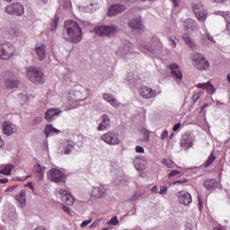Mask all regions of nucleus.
<instances>
[{
  "mask_svg": "<svg viewBox=\"0 0 230 230\" xmlns=\"http://www.w3.org/2000/svg\"><path fill=\"white\" fill-rule=\"evenodd\" d=\"M62 35L63 39L66 40V42L78 44V42L82 40V28H80V25L76 22L73 20H67L65 22Z\"/></svg>",
  "mask_w": 230,
  "mask_h": 230,
  "instance_id": "f257e3e1",
  "label": "nucleus"
},
{
  "mask_svg": "<svg viewBox=\"0 0 230 230\" xmlns=\"http://www.w3.org/2000/svg\"><path fill=\"white\" fill-rule=\"evenodd\" d=\"M26 78L32 84H36V85H41L46 81L42 70L35 66H29L26 69Z\"/></svg>",
  "mask_w": 230,
  "mask_h": 230,
  "instance_id": "f03ea898",
  "label": "nucleus"
},
{
  "mask_svg": "<svg viewBox=\"0 0 230 230\" xmlns=\"http://www.w3.org/2000/svg\"><path fill=\"white\" fill-rule=\"evenodd\" d=\"M15 53V47L13 44L6 40H0V59L8 60L12 55Z\"/></svg>",
  "mask_w": 230,
  "mask_h": 230,
  "instance_id": "7ed1b4c3",
  "label": "nucleus"
},
{
  "mask_svg": "<svg viewBox=\"0 0 230 230\" xmlns=\"http://www.w3.org/2000/svg\"><path fill=\"white\" fill-rule=\"evenodd\" d=\"M94 31L100 37H114L119 29L116 25H102L95 27Z\"/></svg>",
  "mask_w": 230,
  "mask_h": 230,
  "instance_id": "20e7f679",
  "label": "nucleus"
},
{
  "mask_svg": "<svg viewBox=\"0 0 230 230\" xmlns=\"http://www.w3.org/2000/svg\"><path fill=\"white\" fill-rule=\"evenodd\" d=\"M193 66L196 67V69H199V71H208L209 69V61L206 59V58L199 53L194 52L193 53Z\"/></svg>",
  "mask_w": 230,
  "mask_h": 230,
  "instance_id": "39448f33",
  "label": "nucleus"
},
{
  "mask_svg": "<svg viewBox=\"0 0 230 230\" xmlns=\"http://www.w3.org/2000/svg\"><path fill=\"white\" fill-rule=\"evenodd\" d=\"M48 179L52 182L62 183L66 182V174L57 168H52L48 172Z\"/></svg>",
  "mask_w": 230,
  "mask_h": 230,
  "instance_id": "423d86ee",
  "label": "nucleus"
},
{
  "mask_svg": "<svg viewBox=\"0 0 230 230\" xmlns=\"http://www.w3.org/2000/svg\"><path fill=\"white\" fill-rule=\"evenodd\" d=\"M102 141H104L107 145L111 146H116V145H119L121 141L119 140L118 133L114 131H108L101 136Z\"/></svg>",
  "mask_w": 230,
  "mask_h": 230,
  "instance_id": "0eeeda50",
  "label": "nucleus"
},
{
  "mask_svg": "<svg viewBox=\"0 0 230 230\" xmlns=\"http://www.w3.org/2000/svg\"><path fill=\"white\" fill-rule=\"evenodd\" d=\"M4 12L9 13V15H24V5L21 3L15 2L7 5L4 9Z\"/></svg>",
  "mask_w": 230,
  "mask_h": 230,
  "instance_id": "6e6552de",
  "label": "nucleus"
},
{
  "mask_svg": "<svg viewBox=\"0 0 230 230\" xmlns=\"http://www.w3.org/2000/svg\"><path fill=\"white\" fill-rule=\"evenodd\" d=\"M193 12L197 17L200 21V22H204L206 19H208V10L204 8L202 4H194L192 5Z\"/></svg>",
  "mask_w": 230,
  "mask_h": 230,
  "instance_id": "1a4fd4ad",
  "label": "nucleus"
},
{
  "mask_svg": "<svg viewBox=\"0 0 230 230\" xmlns=\"http://www.w3.org/2000/svg\"><path fill=\"white\" fill-rule=\"evenodd\" d=\"M127 10V5L123 4H114L108 8L107 15L108 17H116L119 13H123Z\"/></svg>",
  "mask_w": 230,
  "mask_h": 230,
  "instance_id": "9d476101",
  "label": "nucleus"
},
{
  "mask_svg": "<svg viewBox=\"0 0 230 230\" xmlns=\"http://www.w3.org/2000/svg\"><path fill=\"white\" fill-rule=\"evenodd\" d=\"M138 93L142 98H145L146 100H150V98H155L157 95V91L147 87V86H142L139 88Z\"/></svg>",
  "mask_w": 230,
  "mask_h": 230,
  "instance_id": "9b49d317",
  "label": "nucleus"
},
{
  "mask_svg": "<svg viewBox=\"0 0 230 230\" xmlns=\"http://www.w3.org/2000/svg\"><path fill=\"white\" fill-rule=\"evenodd\" d=\"M58 194L61 197L62 202L66 204V206H73V204H75V197H73L67 190L61 189L58 190Z\"/></svg>",
  "mask_w": 230,
  "mask_h": 230,
  "instance_id": "f8f14e48",
  "label": "nucleus"
},
{
  "mask_svg": "<svg viewBox=\"0 0 230 230\" xmlns=\"http://www.w3.org/2000/svg\"><path fill=\"white\" fill-rule=\"evenodd\" d=\"M178 200L182 206H190V203L192 202L191 194L184 190L180 191L178 192Z\"/></svg>",
  "mask_w": 230,
  "mask_h": 230,
  "instance_id": "ddd939ff",
  "label": "nucleus"
},
{
  "mask_svg": "<svg viewBox=\"0 0 230 230\" xmlns=\"http://www.w3.org/2000/svg\"><path fill=\"white\" fill-rule=\"evenodd\" d=\"M101 124L98 126L97 130L99 132H105L107 128H111V117L107 114H102L101 117Z\"/></svg>",
  "mask_w": 230,
  "mask_h": 230,
  "instance_id": "4468645a",
  "label": "nucleus"
},
{
  "mask_svg": "<svg viewBox=\"0 0 230 230\" xmlns=\"http://www.w3.org/2000/svg\"><path fill=\"white\" fill-rule=\"evenodd\" d=\"M132 51H134V49H132V43L126 42L124 45L119 48L116 53L118 57H126V55L132 53Z\"/></svg>",
  "mask_w": 230,
  "mask_h": 230,
  "instance_id": "2eb2a0df",
  "label": "nucleus"
},
{
  "mask_svg": "<svg viewBox=\"0 0 230 230\" xmlns=\"http://www.w3.org/2000/svg\"><path fill=\"white\" fill-rule=\"evenodd\" d=\"M15 132H17V127L12 122L4 121L3 123V134L4 136H13Z\"/></svg>",
  "mask_w": 230,
  "mask_h": 230,
  "instance_id": "dca6fc26",
  "label": "nucleus"
},
{
  "mask_svg": "<svg viewBox=\"0 0 230 230\" xmlns=\"http://www.w3.org/2000/svg\"><path fill=\"white\" fill-rule=\"evenodd\" d=\"M170 69L172 78H174L176 82H181L182 80V72H181V67L179 65L172 64L170 66Z\"/></svg>",
  "mask_w": 230,
  "mask_h": 230,
  "instance_id": "f3484780",
  "label": "nucleus"
},
{
  "mask_svg": "<svg viewBox=\"0 0 230 230\" xmlns=\"http://www.w3.org/2000/svg\"><path fill=\"white\" fill-rule=\"evenodd\" d=\"M59 114H62V111L58 108H50L46 111L45 112V119L51 123L53 119H55V116H59Z\"/></svg>",
  "mask_w": 230,
  "mask_h": 230,
  "instance_id": "a211bd4d",
  "label": "nucleus"
},
{
  "mask_svg": "<svg viewBox=\"0 0 230 230\" xmlns=\"http://www.w3.org/2000/svg\"><path fill=\"white\" fill-rule=\"evenodd\" d=\"M129 28L132 30H136V31H145V26L143 25V22H141V18H137L130 20L128 22Z\"/></svg>",
  "mask_w": 230,
  "mask_h": 230,
  "instance_id": "6ab92c4d",
  "label": "nucleus"
},
{
  "mask_svg": "<svg viewBox=\"0 0 230 230\" xmlns=\"http://www.w3.org/2000/svg\"><path fill=\"white\" fill-rule=\"evenodd\" d=\"M107 195V189L103 186L94 187L92 191L93 199H103Z\"/></svg>",
  "mask_w": 230,
  "mask_h": 230,
  "instance_id": "aec40b11",
  "label": "nucleus"
},
{
  "mask_svg": "<svg viewBox=\"0 0 230 230\" xmlns=\"http://www.w3.org/2000/svg\"><path fill=\"white\" fill-rule=\"evenodd\" d=\"M98 1L97 0H92L89 4L82 7L83 12H85L86 13H93V12H96V9L98 8Z\"/></svg>",
  "mask_w": 230,
  "mask_h": 230,
  "instance_id": "412c9836",
  "label": "nucleus"
},
{
  "mask_svg": "<svg viewBox=\"0 0 230 230\" xmlns=\"http://www.w3.org/2000/svg\"><path fill=\"white\" fill-rule=\"evenodd\" d=\"M103 100L105 102H108V103H111V107H114V109H118L120 105L119 102L116 100V97L111 93H104L102 96Z\"/></svg>",
  "mask_w": 230,
  "mask_h": 230,
  "instance_id": "4be33fe9",
  "label": "nucleus"
},
{
  "mask_svg": "<svg viewBox=\"0 0 230 230\" xmlns=\"http://www.w3.org/2000/svg\"><path fill=\"white\" fill-rule=\"evenodd\" d=\"M181 145L184 148H191L193 146V137L190 134H184L182 136Z\"/></svg>",
  "mask_w": 230,
  "mask_h": 230,
  "instance_id": "5701e85b",
  "label": "nucleus"
},
{
  "mask_svg": "<svg viewBox=\"0 0 230 230\" xmlns=\"http://www.w3.org/2000/svg\"><path fill=\"white\" fill-rule=\"evenodd\" d=\"M35 51L40 60H44V58H46V46H44V44H36Z\"/></svg>",
  "mask_w": 230,
  "mask_h": 230,
  "instance_id": "b1692460",
  "label": "nucleus"
},
{
  "mask_svg": "<svg viewBox=\"0 0 230 230\" xmlns=\"http://www.w3.org/2000/svg\"><path fill=\"white\" fill-rule=\"evenodd\" d=\"M183 27L185 30H187V31H195V30H197V22L191 18H189L184 22Z\"/></svg>",
  "mask_w": 230,
  "mask_h": 230,
  "instance_id": "393cba45",
  "label": "nucleus"
},
{
  "mask_svg": "<svg viewBox=\"0 0 230 230\" xmlns=\"http://www.w3.org/2000/svg\"><path fill=\"white\" fill-rule=\"evenodd\" d=\"M46 168H42L40 164H37L33 167V172L35 173L36 177H38L39 181H42L44 179V171Z\"/></svg>",
  "mask_w": 230,
  "mask_h": 230,
  "instance_id": "a878e982",
  "label": "nucleus"
},
{
  "mask_svg": "<svg viewBox=\"0 0 230 230\" xmlns=\"http://www.w3.org/2000/svg\"><path fill=\"white\" fill-rule=\"evenodd\" d=\"M16 200L21 205V208H24L26 206V190H21L19 195L16 196Z\"/></svg>",
  "mask_w": 230,
  "mask_h": 230,
  "instance_id": "bb28decb",
  "label": "nucleus"
},
{
  "mask_svg": "<svg viewBox=\"0 0 230 230\" xmlns=\"http://www.w3.org/2000/svg\"><path fill=\"white\" fill-rule=\"evenodd\" d=\"M204 187L206 190H215V188H218V181L216 179L207 180L204 182Z\"/></svg>",
  "mask_w": 230,
  "mask_h": 230,
  "instance_id": "cd10ccee",
  "label": "nucleus"
},
{
  "mask_svg": "<svg viewBox=\"0 0 230 230\" xmlns=\"http://www.w3.org/2000/svg\"><path fill=\"white\" fill-rule=\"evenodd\" d=\"M155 44L152 43V46L150 45H138V49L142 51V53H155Z\"/></svg>",
  "mask_w": 230,
  "mask_h": 230,
  "instance_id": "c85d7f7f",
  "label": "nucleus"
},
{
  "mask_svg": "<svg viewBox=\"0 0 230 230\" xmlns=\"http://www.w3.org/2000/svg\"><path fill=\"white\" fill-rule=\"evenodd\" d=\"M60 130L55 128L51 124L47 125L44 130L46 137H49L52 134H58Z\"/></svg>",
  "mask_w": 230,
  "mask_h": 230,
  "instance_id": "c756f323",
  "label": "nucleus"
},
{
  "mask_svg": "<svg viewBox=\"0 0 230 230\" xmlns=\"http://www.w3.org/2000/svg\"><path fill=\"white\" fill-rule=\"evenodd\" d=\"M181 39L184 40L185 44H187V46H189V48H190L191 49H195V48H197V44L195 43V41H193V40H191V38H190L188 34H183L181 36Z\"/></svg>",
  "mask_w": 230,
  "mask_h": 230,
  "instance_id": "7c9ffc66",
  "label": "nucleus"
},
{
  "mask_svg": "<svg viewBox=\"0 0 230 230\" xmlns=\"http://www.w3.org/2000/svg\"><path fill=\"white\" fill-rule=\"evenodd\" d=\"M13 168H15V166H13L12 164L3 165L0 169V173H3V175H10Z\"/></svg>",
  "mask_w": 230,
  "mask_h": 230,
  "instance_id": "2f4dec72",
  "label": "nucleus"
},
{
  "mask_svg": "<svg viewBox=\"0 0 230 230\" xmlns=\"http://www.w3.org/2000/svg\"><path fill=\"white\" fill-rule=\"evenodd\" d=\"M19 84H21V81L19 80L8 79L5 82V85L8 89H17V87H19Z\"/></svg>",
  "mask_w": 230,
  "mask_h": 230,
  "instance_id": "473e14b6",
  "label": "nucleus"
},
{
  "mask_svg": "<svg viewBox=\"0 0 230 230\" xmlns=\"http://www.w3.org/2000/svg\"><path fill=\"white\" fill-rule=\"evenodd\" d=\"M18 98L21 102H30V100H33V95L24 93H18Z\"/></svg>",
  "mask_w": 230,
  "mask_h": 230,
  "instance_id": "72a5a7b5",
  "label": "nucleus"
},
{
  "mask_svg": "<svg viewBox=\"0 0 230 230\" xmlns=\"http://www.w3.org/2000/svg\"><path fill=\"white\" fill-rule=\"evenodd\" d=\"M63 80H65L66 83L73 82V72L66 70L63 74Z\"/></svg>",
  "mask_w": 230,
  "mask_h": 230,
  "instance_id": "f704fd0d",
  "label": "nucleus"
},
{
  "mask_svg": "<svg viewBox=\"0 0 230 230\" xmlns=\"http://www.w3.org/2000/svg\"><path fill=\"white\" fill-rule=\"evenodd\" d=\"M58 22H60V18H58V16H55L53 22L50 25L51 31H57V28H58Z\"/></svg>",
  "mask_w": 230,
  "mask_h": 230,
  "instance_id": "c9c22d12",
  "label": "nucleus"
},
{
  "mask_svg": "<svg viewBox=\"0 0 230 230\" xmlns=\"http://www.w3.org/2000/svg\"><path fill=\"white\" fill-rule=\"evenodd\" d=\"M143 138L141 139L142 143H148L150 140V131L144 129L142 131Z\"/></svg>",
  "mask_w": 230,
  "mask_h": 230,
  "instance_id": "e433bc0d",
  "label": "nucleus"
},
{
  "mask_svg": "<svg viewBox=\"0 0 230 230\" xmlns=\"http://www.w3.org/2000/svg\"><path fill=\"white\" fill-rule=\"evenodd\" d=\"M215 159H217V156H215L214 154H211L205 163V168H208V166H211V164H213V163L215 162Z\"/></svg>",
  "mask_w": 230,
  "mask_h": 230,
  "instance_id": "4c0bfd02",
  "label": "nucleus"
},
{
  "mask_svg": "<svg viewBox=\"0 0 230 230\" xmlns=\"http://www.w3.org/2000/svg\"><path fill=\"white\" fill-rule=\"evenodd\" d=\"M9 33L11 37H21V30L17 28L9 29Z\"/></svg>",
  "mask_w": 230,
  "mask_h": 230,
  "instance_id": "58836bf2",
  "label": "nucleus"
},
{
  "mask_svg": "<svg viewBox=\"0 0 230 230\" xmlns=\"http://www.w3.org/2000/svg\"><path fill=\"white\" fill-rule=\"evenodd\" d=\"M201 39L202 40H204V39H208L210 42H215V39H213V36H211L208 31H206L205 34L201 36Z\"/></svg>",
  "mask_w": 230,
  "mask_h": 230,
  "instance_id": "ea45409f",
  "label": "nucleus"
},
{
  "mask_svg": "<svg viewBox=\"0 0 230 230\" xmlns=\"http://www.w3.org/2000/svg\"><path fill=\"white\" fill-rule=\"evenodd\" d=\"M44 120V119H42V117H35L32 121H31V124L32 125H39L40 123H42V121Z\"/></svg>",
  "mask_w": 230,
  "mask_h": 230,
  "instance_id": "a19ab883",
  "label": "nucleus"
},
{
  "mask_svg": "<svg viewBox=\"0 0 230 230\" xmlns=\"http://www.w3.org/2000/svg\"><path fill=\"white\" fill-rule=\"evenodd\" d=\"M71 150H73V142H68V144L66 145V147L65 148V154L66 155H69L71 154Z\"/></svg>",
  "mask_w": 230,
  "mask_h": 230,
  "instance_id": "79ce46f5",
  "label": "nucleus"
},
{
  "mask_svg": "<svg viewBox=\"0 0 230 230\" xmlns=\"http://www.w3.org/2000/svg\"><path fill=\"white\" fill-rule=\"evenodd\" d=\"M207 91L209 93V94H213L215 93V87L212 85L211 83L207 84Z\"/></svg>",
  "mask_w": 230,
  "mask_h": 230,
  "instance_id": "37998d69",
  "label": "nucleus"
},
{
  "mask_svg": "<svg viewBox=\"0 0 230 230\" xmlns=\"http://www.w3.org/2000/svg\"><path fill=\"white\" fill-rule=\"evenodd\" d=\"M162 163H163L164 164H165V166H166L167 168H173V162H172V161H170V160L163 159V160H162Z\"/></svg>",
  "mask_w": 230,
  "mask_h": 230,
  "instance_id": "c03bdc74",
  "label": "nucleus"
},
{
  "mask_svg": "<svg viewBox=\"0 0 230 230\" xmlns=\"http://www.w3.org/2000/svg\"><path fill=\"white\" fill-rule=\"evenodd\" d=\"M118 224H119V220H118V217H111V219L110 221V225L111 226H118Z\"/></svg>",
  "mask_w": 230,
  "mask_h": 230,
  "instance_id": "a18cd8bd",
  "label": "nucleus"
},
{
  "mask_svg": "<svg viewBox=\"0 0 230 230\" xmlns=\"http://www.w3.org/2000/svg\"><path fill=\"white\" fill-rule=\"evenodd\" d=\"M67 98H68V102H75V100H76L75 98V93H67Z\"/></svg>",
  "mask_w": 230,
  "mask_h": 230,
  "instance_id": "49530a36",
  "label": "nucleus"
},
{
  "mask_svg": "<svg viewBox=\"0 0 230 230\" xmlns=\"http://www.w3.org/2000/svg\"><path fill=\"white\" fill-rule=\"evenodd\" d=\"M168 192V187L163 186L160 188V195H166Z\"/></svg>",
  "mask_w": 230,
  "mask_h": 230,
  "instance_id": "de8ad7c7",
  "label": "nucleus"
},
{
  "mask_svg": "<svg viewBox=\"0 0 230 230\" xmlns=\"http://www.w3.org/2000/svg\"><path fill=\"white\" fill-rule=\"evenodd\" d=\"M91 222H93V219L84 220L81 224L80 227H87V226H89V224H91Z\"/></svg>",
  "mask_w": 230,
  "mask_h": 230,
  "instance_id": "09e8293b",
  "label": "nucleus"
},
{
  "mask_svg": "<svg viewBox=\"0 0 230 230\" xmlns=\"http://www.w3.org/2000/svg\"><path fill=\"white\" fill-rule=\"evenodd\" d=\"M136 152L137 154H145V148L143 146H136Z\"/></svg>",
  "mask_w": 230,
  "mask_h": 230,
  "instance_id": "8fccbe9b",
  "label": "nucleus"
},
{
  "mask_svg": "<svg viewBox=\"0 0 230 230\" xmlns=\"http://www.w3.org/2000/svg\"><path fill=\"white\" fill-rule=\"evenodd\" d=\"M200 96H202V92H199V93H194V95H193V101L194 102H197L198 100H199L200 99Z\"/></svg>",
  "mask_w": 230,
  "mask_h": 230,
  "instance_id": "3c124183",
  "label": "nucleus"
},
{
  "mask_svg": "<svg viewBox=\"0 0 230 230\" xmlns=\"http://www.w3.org/2000/svg\"><path fill=\"white\" fill-rule=\"evenodd\" d=\"M123 181H125V179L123 177H121V176H119L115 180V184H123Z\"/></svg>",
  "mask_w": 230,
  "mask_h": 230,
  "instance_id": "603ef678",
  "label": "nucleus"
},
{
  "mask_svg": "<svg viewBox=\"0 0 230 230\" xmlns=\"http://www.w3.org/2000/svg\"><path fill=\"white\" fill-rule=\"evenodd\" d=\"M222 15L225 17L226 22H230V13H224Z\"/></svg>",
  "mask_w": 230,
  "mask_h": 230,
  "instance_id": "864d4df0",
  "label": "nucleus"
},
{
  "mask_svg": "<svg viewBox=\"0 0 230 230\" xmlns=\"http://www.w3.org/2000/svg\"><path fill=\"white\" fill-rule=\"evenodd\" d=\"M197 87H199V89H206L208 87V83H199Z\"/></svg>",
  "mask_w": 230,
  "mask_h": 230,
  "instance_id": "5fc2aeb1",
  "label": "nucleus"
},
{
  "mask_svg": "<svg viewBox=\"0 0 230 230\" xmlns=\"http://www.w3.org/2000/svg\"><path fill=\"white\" fill-rule=\"evenodd\" d=\"M172 3V6L174 8H177V6H179V4H181V0H171Z\"/></svg>",
  "mask_w": 230,
  "mask_h": 230,
  "instance_id": "6e6d98bb",
  "label": "nucleus"
},
{
  "mask_svg": "<svg viewBox=\"0 0 230 230\" xmlns=\"http://www.w3.org/2000/svg\"><path fill=\"white\" fill-rule=\"evenodd\" d=\"M169 42H170L172 48H177V42H175L173 39L169 38Z\"/></svg>",
  "mask_w": 230,
  "mask_h": 230,
  "instance_id": "4d7b16f0",
  "label": "nucleus"
},
{
  "mask_svg": "<svg viewBox=\"0 0 230 230\" xmlns=\"http://www.w3.org/2000/svg\"><path fill=\"white\" fill-rule=\"evenodd\" d=\"M168 137V130H164L161 136V139H166Z\"/></svg>",
  "mask_w": 230,
  "mask_h": 230,
  "instance_id": "13d9d810",
  "label": "nucleus"
},
{
  "mask_svg": "<svg viewBox=\"0 0 230 230\" xmlns=\"http://www.w3.org/2000/svg\"><path fill=\"white\" fill-rule=\"evenodd\" d=\"M62 209L65 213H67L68 215L71 213V209L68 207L63 206Z\"/></svg>",
  "mask_w": 230,
  "mask_h": 230,
  "instance_id": "bf43d9fd",
  "label": "nucleus"
},
{
  "mask_svg": "<svg viewBox=\"0 0 230 230\" xmlns=\"http://www.w3.org/2000/svg\"><path fill=\"white\" fill-rule=\"evenodd\" d=\"M181 128V123H177L174 125L172 130L173 132H177V130H179Z\"/></svg>",
  "mask_w": 230,
  "mask_h": 230,
  "instance_id": "052dcab7",
  "label": "nucleus"
},
{
  "mask_svg": "<svg viewBox=\"0 0 230 230\" xmlns=\"http://www.w3.org/2000/svg\"><path fill=\"white\" fill-rule=\"evenodd\" d=\"M0 148H4V139H3V137L0 135Z\"/></svg>",
  "mask_w": 230,
  "mask_h": 230,
  "instance_id": "680f3d73",
  "label": "nucleus"
},
{
  "mask_svg": "<svg viewBox=\"0 0 230 230\" xmlns=\"http://www.w3.org/2000/svg\"><path fill=\"white\" fill-rule=\"evenodd\" d=\"M175 175H179V171L171 172L169 177H175Z\"/></svg>",
  "mask_w": 230,
  "mask_h": 230,
  "instance_id": "e2e57ef3",
  "label": "nucleus"
},
{
  "mask_svg": "<svg viewBox=\"0 0 230 230\" xmlns=\"http://www.w3.org/2000/svg\"><path fill=\"white\" fill-rule=\"evenodd\" d=\"M184 182H188V180H184V181H174V184H184Z\"/></svg>",
  "mask_w": 230,
  "mask_h": 230,
  "instance_id": "0e129e2a",
  "label": "nucleus"
},
{
  "mask_svg": "<svg viewBox=\"0 0 230 230\" xmlns=\"http://www.w3.org/2000/svg\"><path fill=\"white\" fill-rule=\"evenodd\" d=\"M6 182H8V179L6 178L0 179V184H6Z\"/></svg>",
  "mask_w": 230,
  "mask_h": 230,
  "instance_id": "69168bd1",
  "label": "nucleus"
},
{
  "mask_svg": "<svg viewBox=\"0 0 230 230\" xmlns=\"http://www.w3.org/2000/svg\"><path fill=\"white\" fill-rule=\"evenodd\" d=\"M139 197H141V193L137 192V193L134 195V199L136 200V199H139Z\"/></svg>",
  "mask_w": 230,
  "mask_h": 230,
  "instance_id": "338daca9",
  "label": "nucleus"
},
{
  "mask_svg": "<svg viewBox=\"0 0 230 230\" xmlns=\"http://www.w3.org/2000/svg\"><path fill=\"white\" fill-rule=\"evenodd\" d=\"M226 31H230V22H226Z\"/></svg>",
  "mask_w": 230,
  "mask_h": 230,
  "instance_id": "774afa93",
  "label": "nucleus"
}]
</instances>
